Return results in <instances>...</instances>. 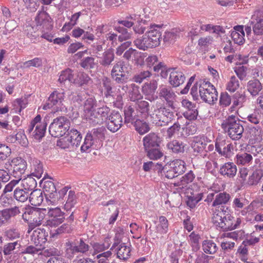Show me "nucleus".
Returning <instances> with one entry per match:
<instances>
[{"label":"nucleus","mask_w":263,"mask_h":263,"mask_svg":"<svg viewBox=\"0 0 263 263\" xmlns=\"http://www.w3.org/2000/svg\"><path fill=\"white\" fill-rule=\"evenodd\" d=\"M65 98L64 92L54 91L49 96L43 108L45 110L54 107L56 110H62L63 102Z\"/></svg>","instance_id":"14"},{"label":"nucleus","mask_w":263,"mask_h":263,"mask_svg":"<svg viewBox=\"0 0 263 263\" xmlns=\"http://www.w3.org/2000/svg\"><path fill=\"white\" fill-rule=\"evenodd\" d=\"M70 144H72V147H77L80 145L82 136L81 133L77 129L72 128L68 132L67 136Z\"/></svg>","instance_id":"32"},{"label":"nucleus","mask_w":263,"mask_h":263,"mask_svg":"<svg viewBox=\"0 0 263 263\" xmlns=\"http://www.w3.org/2000/svg\"><path fill=\"white\" fill-rule=\"evenodd\" d=\"M131 68L123 61L117 62L111 70L112 79L118 84H125L129 80Z\"/></svg>","instance_id":"7"},{"label":"nucleus","mask_w":263,"mask_h":263,"mask_svg":"<svg viewBox=\"0 0 263 263\" xmlns=\"http://www.w3.org/2000/svg\"><path fill=\"white\" fill-rule=\"evenodd\" d=\"M185 163L176 159L165 164L161 169V173L168 179H173L182 174L185 170Z\"/></svg>","instance_id":"9"},{"label":"nucleus","mask_w":263,"mask_h":263,"mask_svg":"<svg viewBox=\"0 0 263 263\" xmlns=\"http://www.w3.org/2000/svg\"><path fill=\"white\" fill-rule=\"evenodd\" d=\"M157 95L162 101L166 102L168 107L174 109V102L176 98V95L172 88L168 85H161L159 86Z\"/></svg>","instance_id":"13"},{"label":"nucleus","mask_w":263,"mask_h":263,"mask_svg":"<svg viewBox=\"0 0 263 263\" xmlns=\"http://www.w3.org/2000/svg\"><path fill=\"white\" fill-rule=\"evenodd\" d=\"M189 237L193 251L197 252L200 249V245L199 244V235L193 232L191 233Z\"/></svg>","instance_id":"63"},{"label":"nucleus","mask_w":263,"mask_h":263,"mask_svg":"<svg viewBox=\"0 0 263 263\" xmlns=\"http://www.w3.org/2000/svg\"><path fill=\"white\" fill-rule=\"evenodd\" d=\"M213 222L217 229L222 231H228L236 229L240 224L241 220L240 218H235L232 215H229L223 216L221 219L218 217L213 220Z\"/></svg>","instance_id":"10"},{"label":"nucleus","mask_w":263,"mask_h":263,"mask_svg":"<svg viewBox=\"0 0 263 263\" xmlns=\"http://www.w3.org/2000/svg\"><path fill=\"white\" fill-rule=\"evenodd\" d=\"M203 197L202 193H198L196 195L188 196L186 204L191 209H193Z\"/></svg>","instance_id":"54"},{"label":"nucleus","mask_w":263,"mask_h":263,"mask_svg":"<svg viewBox=\"0 0 263 263\" xmlns=\"http://www.w3.org/2000/svg\"><path fill=\"white\" fill-rule=\"evenodd\" d=\"M199 93L201 99L209 104H213L217 100V91L209 82L204 81L200 84Z\"/></svg>","instance_id":"11"},{"label":"nucleus","mask_w":263,"mask_h":263,"mask_svg":"<svg viewBox=\"0 0 263 263\" xmlns=\"http://www.w3.org/2000/svg\"><path fill=\"white\" fill-rule=\"evenodd\" d=\"M131 249L129 247L125 245V243L120 245L117 249V257L123 260H127L130 256Z\"/></svg>","instance_id":"41"},{"label":"nucleus","mask_w":263,"mask_h":263,"mask_svg":"<svg viewBox=\"0 0 263 263\" xmlns=\"http://www.w3.org/2000/svg\"><path fill=\"white\" fill-rule=\"evenodd\" d=\"M168 230V222L166 218L161 216L159 218V224L156 226V231L158 233L164 234Z\"/></svg>","instance_id":"46"},{"label":"nucleus","mask_w":263,"mask_h":263,"mask_svg":"<svg viewBox=\"0 0 263 263\" xmlns=\"http://www.w3.org/2000/svg\"><path fill=\"white\" fill-rule=\"evenodd\" d=\"M33 166L34 168V172L32 174L37 178L42 177L43 173V164L41 163L39 160H35L33 162Z\"/></svg>","instance_id":"61"},{"label":"nucleus","mask_w":263,"mask_h":263,"mask_svg":"<svg viewBox=\"0 0 263 263\" xmlns=\"http://www.w3.org/2000/svg\"><path fill=\"white\" fill-rule=\"evenodd\" d=\"M247 120L252 123L257 124L263 119V113L259 109L255 110L254 111L248 116Z\"/></svg>","instance_id":"52"},{"label":"nucleus","mask_w":263,"mask_h":263,"mask_svg":"<svg viewBox=\"0 0 263 263\" xmlns=\"http://www.w3.org/2000/svg\"><path fill=\"white\" fill-rule=\"evenodd\" d=\"M158 88V83L156 80H152L149 83H145L142 87V92L146 96H153Z\"/></svg>","instance_id":"42"},{"label":"nucleus","mask_w":263,"mask_h":263,"mask_svg":"<svg viewBox=\"0 0 263 263\" xmlns=\"http://www.w3.org/2000/svg\"><path fill=\"white\" fill-rule=\"evenodd\" d=\"M202 249L207 254H213L217 250L216 244L211 240H205L202 242Z\"/></svg>","instance_id":"48"},{"label":"nucleus","mask_w":263,"mask_h":263,"mask_svg":"<svg viewBox=\"0 0 263 263\" xmlns=\"http://www.w3.org/2000/svg\"><path fill=\"white\" fill-rule=\"evenodd\" d=\"M102 85L104 88V97L106 99L110 100L111 97H113L115 93L111 80L107 77H104L102 79Z\"/></svg>","instance_id":"33"},{"label":"nucleus","mask_w":263,"mask_h":263,"mask_svg":"<svg viewBox=\"0 0 263 263\" xmlns=\"http://www.w3.org/2000/svg\"><path fill=\"white\" fill-rule=\"evenodd\" d=\"M47 214L49 219L46 221V225L51 227L58 226L65 219V214L58 207L49 209Z\"/></svg>","instance_id":"17"},{"label":"nucleus","mask_w":263,"mask_h":263,"mask_svg":"<svg viewBox=\"0 0 263 263\" xmlns=\"http://www.w3.org/2000/svg\"><path fill=\"white\" fill-rule=\"evenodd\" d=\"M247 89L252 97L258 96L262 90V85L257 79L249 80L246 85Z\"/></svg>","instance_id":"28"},{"label":"nucleus","mask_w":263,"mask_h":263,"mask_svg":"<svg viewBox=\"0 0 263 263\" xmlns=\"http://www.w3.org/2000/svg\"><path fill=\"white\" fill-rule=\"evenodd\" d=\"M10 163L11 175L15 178L22 179L27 168V163L21 157H16L12 159Z\"/></svg>","instance_id":"15"},{"label":"nucleus","mask_w":263,"mask_h":263,"mask_svg":"<svg viewBox=\"0 0 263 263\" xmlns=\"http://www.w3.org/2000/svg\"><path fill=\"white\" fill-rule=\"evenodd\" d=\"M43 193L41 190H35L30 193L29 200L32 205H40L43 201Z\"/></svg>","instance_id":"35"},{"label":"nucleus","mask_w":263,"mask_h":263,"mask_svg":"<svg viewBox=\"0 0 263 263\" xmlns=\"http://www.w3.org/2000/svg\"><path fill=\"white\" fill-rule=\"evenodd\" d=\"M69 120L64 116L55 118L49 127V132L52 137H59L64 135L69 129Z\"/></svg>","instance_id":"8"},{"label":"nucleus","mask_w":263,"mask_h":263,"mask_svg":"<svg viewBox=\"0 0 263 263\" xmlns=\"http://www.w3.org/2000/svg\"><path fill=\"white\" fill-rule=\"evenodd\" d=\"M105 130V128L102 126L93 128L91 131H89L81 146V151L85 152L91 147L97 149L102 146V142L105 138L104 132Z\"/></svg>","instance_id":"3"},{"label":"nucleus","mask_w":263,"mask_h":263,"mask_svg":"<svg viewBox=\"0 0 263 263\" xmlns=\"http://www.w3.org/2000/svg\"><path fill=\"white\" fill-rule=\"evenodd\" d=\"M195 177L192 171H189L187 173L182 177L180 181L175 183L174 186H178L180 185H184L192 182Z\"/></svg>","instance_id":"56"},{"label":"nucleus","mask_w":263,"mask_h":263,"mask_svg":"<svg viewBox=\"0 0 263 263\" xmlns=\"http://www.w3.org/2000/svg\"><path fill=\"white\" fill-rule=\"evenodd\" d=\"M231 215L230 214V210L229 207L226 205H218L213 213V220L219 218H222L223 216H228Z\"/></svg>","instance_id":"47"},{"label":"nucleus","mask_w":263,"mask_h":263,"mask_svg":"<svg viewBox=\"0 0 263 263\" xmlns=\"http://www.w3.org/2000/svg\"><path fill=\"white\" fill-rule=\"evenodd\" d=\"M97 107V101L92 98L87 99L84 103V111L85 114L91 112L96 110Z\"/></svg>","instance_id":"57"},{"label":"nucleus","mask_w":263,"mask_h":263,"mask_svg":"<svg viewBox=\"0 0 263 263\" xmlns=\"http://www.w3.org/2000/svg\"><path fill=\"white\" fill-rule=\"evenodd\" d=\"M250 24L252 25V31L256 35H263V10L254 11L251 17Z\"/></svg>","instance_id":"18"},{"label":"nucleus","mask_w":263,"mask_h":263,"mask_svg":"<svg viewBox=\"0 0 263 263\" xmlns=\"http://www.w3.org/2000/svg\"><path fill=\"white\" fill-rule=\"evenodd\" d=\"M23 186L17 187L13 192L14 198L19 202H25L28 199L30 191H32L36 185V181L32 178H26L23 181Z\"/></svg>","instance_id":"6"},{"label":"nucleus","mask_w":263,"mask_h":263,"mask_svg":"<svg viewBox=\"0 0 263 263\" xmlns=\"http://www.w3.org/2000/svg\"><path fill=\"white\" fill-rule=\"evenodd\" d=\"M149 27L146 24L145 20H141L137 22L133 27V30L136 33L142 34Z\"/></svg>","instance_id":"62"},{"label":"nucleus","mask_w":263,"mask_h":263,"mask_svg":"<svg viewBox=\"0 0 263 263\" xmlns=\"http://www.w3.org/2000/svg\"><path fill=\"white\" fill-rule=\"evenodd\" d=\"M85 116L88 122L93 125L103 123V119L101 118L98 111L96 110L85 114Z\"/></svg>","instance_id":"44"},{"label":"nucleus","mask_w":263,"mask_h":263,"mask_svg":"<svg viewBox=\"0 0 263 263\" xmlns=\"http://www.w3.org/2000/svg\"><path fill=\"white\" fill-rule=\"evenodd\" d=\"M131 86L136 95V98L134 99L133 97H132L131 100L136 101V107L137 110L142 114L149 115L151 106L149 105L147 101L140 99L141 95L138 90L139 87L134 84H131Z\"/></svg>","instance_id":"16"},{"label":"nucleus","mask_w":263,"mask_h":263,"mask_svg":"<svg viewBox=\"0 0 263 263\" xmlns=\"http://www.w3.org/2000/svg\"><path fill=\"white\" fill-rule=\"evenodd\" d=\"M161 27L159 25L150 26L142 39H137L134 41L135 46L143 50L159 46L161 39Z\"/></svg>","instance_id":"2"},{"label":"nucleus","mask_w":263,"mask_h":263,"mask_svg":"<svg viewBox=\"0 0 263 263\" xmlns=\"http://www.w3.org/2000/svg\"><path fill=\"white\" fill-rule=\"evenodd\" d=\"M215 147L216 151L225 157H230L233 150L232 144L227 143L225 140L216 139Z\"/></svg>","instance_id":"22"},{"label":"nucleus","mask_w":263,"mask_h":263,"mask_svg":"<svg viewBox=\"0 0 263 263\" xmlns=\"http://www.w3.org/2000/svg\"><path fill=\"white\" fill-rule=\"evenodd\" d=\"M124 123H133L136 119V112L134 108L131 106H126L124 108Z\"/></svg>","instance_id":"49"},{"label":"nucleus","mask_w":263,"mask_h":263,"mask_svg":"<svg viewBox=\"0 0 263 263\" xmlns=\"http://www.w3.org/2000/svg\"><path fill=\"white\" fill-rule=\"evenodd\" d=\"M59 193L61 197H65L66 203L64 205V209L67 211H71L77 203L78 197L75 192L71 190L68 192V189L64 187L59 192Z\"/></svg>","instance_id":"19"},{"label":"nucleus","mask_w":263,"mask_h":263,"mask_svg":"<svg viewBox=\"0 0 263 263\" xmlns=\"http://www.w3.org/2000/svg\"><path fill=\"white\" fill-rule=\"evenodd\" d=\"M48 233L44 229H36L31 235V241L36 247H42L47 241Z\"/></svg>","instance_id":"21"},{"label":"nucleus","mask_w":263,"mask_h":263,"mask_svg":"<svg viewBox=\"0 0 263 263\" xmlns=\"http://www.w3.org/2000/svg\"><path fill=\"white\" fill-rule=\"evenodd\" d=\"M95 59L91 57H87L83 58L81 63L80 66L84 69H92L95 67Z\"/></svg>","instance_id":"60"},{"label":"nucleus","mask_w":263,"mask_h":263,"mask_svg":"<svg viewBox=\"0 0 263 263\" xmlns=\"http://www.w3.org/2000/svg\"><path fill=\"white\" fill-rule=\"evenodd\" d=\"M43 189L46 198H50L54 201L58 194L54 183L51 181H45Z\"/></svg>","instance_id":"30"},{"label":"nucleus","mask_w":263,"mask_h":263,"mask_svg":"<svg viewBox=\"0 0 263 263\" xmlns=\"http://www.w3.org/2000/svg\"><path fill=\"white\" fill-rule=\"evenodd\" d=\"M74 78L73 71L69 68H67L61 72L58 81L61 84H65L66 81L74 83Z\"/></svg>","instance_id":"38"},{"label":"nucleus","mask_w":263,"mask_h":263,"mask_svg":"<svg viewBox=\"0 0 263 263\" xmlns=\"http://www.w3.org/2000/svg\"><path fill=\"white\" fill-rule=\"evenodd\" d=\"M237 172L236 165L233 162H227L222 165L219 169V173L224 177L232 178Z\"/></svg>","instance_id":"26"},{"label":"nucleus","mask_w":263,"mask_h":263,"mask_svg":"<svg viewBox=\"0 0 263 263\" xmlns=\"http://www.w3.org/2000/svg\"><path fill=\"white\" fill-rule=\"evenodd\" d=\"M35 21L37 26H43L48 30L52 28L51 24V17L49 14L44 11H39L35 17Z\"/></svg>","instance_id":"29"},{"label":"nucleus","mask_w":263,"mask_h":263,"mask_svg":"<svg viewBox=\"0 0 263 263\" xmlns=\"http://www.w3.org/2000/svg\"><path fill=\"white\" fill-rule=\"evenodd\" d=\"M21 246L18 240L11 241L5 243L3 247H0L5 256L11 255L14 253L16 249H18Z\"/></svg>","instance_id":"34"},{"label":"nucleus","mask_w":263,"mask_h":263,"mask_svg":"<svg viewBox=\"0 0 263 263\" xmlns=\"http://www.w3.org/2000/svg\"><path fill=\"white\" fill-rule=\"evenodd\" d=\"M123 119L119 112L113 111L108 117L107 128L112 133L118 131L122 126Z\"/></svg>","instance_id":"20"},{"label":"nucleus","mask_w":263,"mask_h":263,"mask_svg":"<svg viewBox=\"0 0 263 263\" xmlns=\"http://www.w3.org/2000/svg\"><path fill=\"white\" fill-rule=\"evenodd\" d=\"M149 116L158 126L167 125L174 119V112L164 103L156 101L151 105Z\"/></svg>","instance_id":"1"},{"label":"nucleus","mask_w":263,"mask_h":263,"mask_svg":"<svg viewBox=\"0 0 263 263\" xmlns=\"http://www.w3.org/2000/svg\"><path fill=\"white\" fill-rule=\"evenodd\" d=\"M115 29L120 33L118 37V41L119 42L121 43L131 38L132 34L128 32L126 28L121 26H116Z\"/></svg>","instance_id":"50"},{"label":"nucleus","mask_w":263,"mask_h":263,"mask_svg":"<svg viewBox=\"0 0 263 263\" xmlns=\"http://www.w3.org/2000/svg\"><path fill=\"white\" fill-rule=\"evenodd\" d=\"M141 55L142 52L130 47L125 51L123 54V58L128 61H132L138 65L139 64V60L141 58Z\"/></svg>","instance_id":"31"},{"label":"nucleus","mask_w":263,"mask_h":263,"mask_svg":"<svg viewBox=\"0 0 263 263\" xmlns=\"http://www.w3.org/2000/svg\"><path fill=\"white\" fill-rule=\"evenodd\" d=\"M253 157L250 154L244 153L241 154H237L236 156L237 163L241 165H247L252 161Z\"/></svg>","instance_id":"51"},{"label":"nucleus","mask_w":263,"mask_h":263,"mask_svg":"<svg viewBox=\"0 0 263 263\" xmlns=\"http://www.w3.org/2000/svg\"><path fill=\"white\" fill-rule=\"evenodd\" d=\"M114 59V52L110 49H108L103 52L99 62L101 65L104 67H108Z\"/></svg>","instance_id":"37"},{"label":"nucleus","mask_w":263,"mask_h":263,"mask_svg":"<svg viewBox=\"0 0 263 263\" xmlns=\"http://www.w3.org/2000/svg\"><path fill=\"white\" fill-rule=\"evenodd\" d=\"M185 80L183 72L173 69L170 73L169 83L174 87H177L182 84Z\"/></svg>","instance_id":"25"},{"label":"nucleus","mask_w":263,"mask_h":263,"mask_svg":"<svg viewBox=\"0 0 263 263\" xmlns=\"http://www.w3.org/2000/svg\"><path fill=\"white\" fill-rule=\"evenodd\" d=\"M22 211L24 212L22 216V219L33 226L42 224L46 213L45 209L35 208L29 205L22 209Z\"/></svg>","instance_id":"5"},{"label":"nucleus","mask_w":263,"mask_h":263,"mask_svg":"<svg viewBox=\"0 0 263 263\" xmlns=\"http://www.w3.org/2000/svg\"><path fill=\"white\" fill-rule=\"evenodd\" d=\"M91 81L89 76L83 72L78 74L77 78H74V84L79 86L88 84Z\"/></svg>","instance_id":"53"},{"label":"nucleus","mask_w":263,"mask_h":263,"mask_svg":"<svg viewBox=\"0 0 263 263\" xmlns=\"http://www.w3.org/2000/svg\"><path fill=\"white\" fill-rule=\"evenodd\" d=\"M66 254L68 258H73L77 253H85L89 249V246L82 239L74 242L68 241L65 244Z\"/></svg>","instance_id":"12"},{"label":"nucleus","mask_w":263,"mask_h":263,"mask_svg":"<svg viewBox=\"0 0 263 263\" xmlns=\"http://www.w3.org/2000/svg\"><path fill=\"white\" fill-rule=\"evenodd\" d=\"M240 86L239 82L237 78L233 76H232L229 81L227 85V89L231 92H235Z\"/></svg>","instance_id":"58"},{"label":"nucleus","mask_w":263,"mask_h":263,"mask_svg":"<svg viewBox=\"0 0 263 263\" xmlns=\"http://www.w3.org/2000/svg\"><path fill=\"white\" fill-rule=\"evenodd\" d=\"M222 127L233 140L240 139L244 132L241 121L234 116H229L222 124Z\"/></svg>","instance_id":"4"},{"label":"nucleus","mask_w":263,"mask_h":263,"mask_svg":"<svg viewBox=\"0 0 263 263\" xmlns=\"http://www.w3.org/2000/svg\"><path fill=\"white\" fill-rule=\"evenodd\" d=\"M144 148L155 147L160 145L161 139L158 134L151 133L146 135L142 140Z\"/></svg>","instance_id":"23"},{"label":"nucleus","mask_w":263,"mask_h":263,"mask_svg":"<svg viewBox=\"0 0 263 263\" xmlns=\"http://www.w3.org/2000/svg\"><path fill=\"white\" fill-rule=\"evenodd\" d=\"M47 123L45 119L43 121V123L38 124L34 126V128L31 130H28L30 136L36 140H41L44 137L46 130Z\"/></svg>","instance_id":"27"},{"label":"nucleus","mask_w":263,"mask_h":263,"mask_svg":"<svg viewBox=\"0 0 263 263\" xmlns=\"http://www.w3.org/2000/svg\"><path fill=\"white\" fill-rule=\"evenodd\" d=\"M207 143L204 138L195 137L192 143V147L195 155H200L204 157L206 156L204 150Z\"/></svg>","instance_id":"24"},{"label":"nucleus","mask_w":263,"mask_h":263,"mask_svg":"<svg viewBox=\"0 0 263 263\" xmlns=\"http://www.w3.org/2000/svg\"><path fill=\"white\" fill-rule=\"evenodd\" d=\"M167 146L168 148L174 153H183L184 152V143L177 140H174L170 142Z\"/></svg>","instance_id":"39"},{"label":"nucleus","mask_w":263,"mask_h":263,"mask_svg":"<svg viewBox=\"0 0 263 263\" xmlns=\"http://www.w3.org/2000/svg\"><path fill=\"white\" fill-rule=\"evenodd\" d=\"M4 236L6 239L14 241L17 240L21 237L19 230L15 228H10L6 229L4 232Z\"/></svg>","instance_id":"45"},{"label":"nucleus","mask_w":263,"mask_h":263,"mask_svg":"<svg viewBox=\"0 0 263 263\" xmlns=\"http://www.w3.org/2000/svg\"><path fill=\"white\" fill-rule=\"evenodd\" d=\"M152 76V73L148 70H142L135 74L133 79L137 83H141L144 80H147Z\"/></svg>","instance_id":"55"},{"label":"nucleus","mask_w":263,"mask_h":263,"mask_svg":"<svg viewBox=\"0 0 263 263\" xmlns=\"http://www.w3.org/2000/svg\"><path fill=\"white\" fill-rule=\"evenodd\" d=\"M146 156L151 160H157L163 156V153L160 149V145L155 147L144 148Z\"/></svg>","instance_id":"40"},{"label":"nucleus","mask_w":263,"mask_h":263,"mask_svg":"<svg viewBox=\"0 0 263 263\" xmlns=\"http://www.w3.org/2000/svg\"><path fill=\"white\" fill-rule=\"evenodd\" d=\"M7 221H9L11 217L20 214L21 212L18 206H15L11 208L3 210Z\"/></svg>","instance_id":"59"},{"label":"nucleus","mask_w":263,"mask_h":263,"mask_svg":"<svg viewBox=\"0 0 263 263\" xmlns=\"http://www.w3.org/2000/svg\"><path fill=\"white\" fill-rule=\"evenodd\" d=\"M231 196L226 192L216 193L215 199L212 203V206L217 207L218 205L226 204L229 201Z\"/></svg>","instance_id":"36"},{"label":"nucleus","mask_w":263,"mask_h":263,"mask_svg":"<svg viewBox=\"0 0 263 263\" xmlns=\"http://www.w3.org/2000/svg\"><path fill=\"white\" fill-rule=\"evenodd\" d=\"M135 130L140 135H143L150 130L148 123L140 119H136L134 122Z\"/></svg>","instance_id":"43"},{"label":"nucleus","mask_w":263,"mask_h":263,"mask_svg":"<svg viewBox=\"0 0 263 263\" xmlns=\"http://www.w3.org/2000/svg\"><path fill=\"white\" fill-rule=\"evenodd\" d=\"M262 177L259 171H254L251 176H249L248 184L250 185H254L258 184Z\"/></svg>","instance_id":"64"}]
</instances>
